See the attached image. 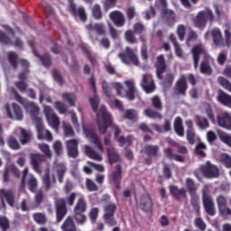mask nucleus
<instances>
[{"mask_svg": "<svg viewBox=\"0 0 231 231\" xmlns=\"http://www.w3.org/2000/svg\"><path fill=\"white\" fill-rule=\"evenodd\" d=\"M125 38L127 42H130L131 44H134L138 42V40H136V37L134 36V32L133 31H126L125 33Z\"/></svg>", "mask_w": 231, "mask_h": 231, "instance_id": "nucleus-60", "label": "nucleus"}, {"mask_svg": "<svg viewBox=\"0 0 231 231\" xmlns=\"http://www.w3.org/2000/svg\"><path fill=\"white\" fill-rule=\"evenodd\" d=\"M32 53L35 55V57H38V59H40L42 66H45V68L51 66V58H50L49 54H44L43 56H41L37 53L35 49H32Z\"/></svg>", "mask_w": 231, "mask_h": 231, "instance_id": "nucleus-43", "label": "nucleus"}, {"mask_svg": "<svg viewBox=\"0 0 231 231\" xmlns=\"http://www.w3.org/2000/svg\"><path fill=\"white\" fill-rule=\"evenodd\" d=\"M198 171L201 172L205 178H208L209 180H212L214 178H219V169L217 168V166L212 164L209 161H208L205 164L199 166ZM198 171H195L194 174L196 178L199 180Z\"/></svg>", "mask_w": 231, "mask_h": 231, "instance_id": "nucleus-6", "label": "nucleus"}, {"mask_svg": "<svg viewBox=\"0 0 231 231\" xmlns=\"http://www.w3.org/2000/svg\"><path fill=\"white\" fill-rule=\"evenodd\" d=\"M92 13L95 19H97V20L102 19V9H100V5H95L92 8Z\"/></svg>", "mask_w": 231, "mask_h": 231, "instance_id": "nucleus-63", "label": "nucleus"}, {"mask_svg": "<svg viewBox=\"0 0 231 231\" xmlns=\"http://www.w3.org/2000/svg\"><path fill=\"white\" fill-rule=\"evenodd\" d=\"M87 30H88V32L95 30L97 35H106V25L103 23H90L87 25Z\"/></svg>", "mask_w": 231, "mask_h": 231, "instance_id": "nucleus-35", "label": "nucleus"}, {"mask_svg": "<svg viewBox=\"0 0 231 231\" xmlns=\"http://www.w3.org/2000/svg\"><path fill=\"white\" fill-rule=\"evenodd\" d=\"M84 152L88 158H90L91 160H95L96 162H102L103 160L102 154L98 153L89 145L84 146Z\"/></svg>", "mask_w": 231, "mask_h": 231, "instance_id": "nucleus-25", "label": "nucleus"}, {"mask_svg": "<svg viewBox=\"0 0 231 231\" xmlns=\"http://www.w3.org/2000/svg\"><path fill=\"white\" fill-rule=\"evenodd\" d=\"M187 80L185 77H181L175 84L174 91L178 95H186L187 93Z\"/></svg>", "mask_w": 231, "mask_h": 231, "instance_id": "nucleus-24", "label": "nucleus"}, {"mask_svg": "<svg viewBox=\"0 0 231 231\" xmlns=\"http://www.w3.org/2000/svg\"><path fill=\"white\" fill-rule=\"evenodd\" d=\"M62 125L64 135L69 138H73V136H75V131H73V127H71L69 125H67L66 123H62Z\"/></svg>", "mask_w": 231, "mask_h": 231, "instance_id": "nucleus-57", "label": "nucleus"}, {"mask_svg": "<svg viewBox=\"0 0 231 231\" xmlns=\"http://www.w3.org/2000/svg\"><path fill=\"white\" fill-rule=\"evenodd\" d=\"M53 171L57 174L58 181L62 183L64 181V174H66V171H68L66 166L64 164H62V163L57 164L53 168Z\"/></svg>", "mask_w": 231, "mask_h": 231, "instance_id": "nucleus-32", "label": "nucleus"}, {"mask_svg": "<svg viewBox=\"0 0 231 231\" xmlns=\"http://www.w3.org/2000/svg\"><path fill=\"white\" fill-rule=\"evenodd\" d=\"M186 188L188 189L191 196L196 194V190H198V186L196 185L194 180L190 178L186 179Z\"/></svg>", "mask_w": 231, "mask_h": 231, "instance_id": "nucleus-46", "label": "nucleus"}, {"mask_svg": "<svg viewBox=\"0 0 231 231\" xmlns=\"http://www.w3.org/2000/svg\"><path fill=\"white\" fill-rule=\"evenodd\" d=\"M141 208L144 210V212H149L152 208V199H151V195L145 194L141 198Z\"/></svg>", "mask_w": 231, "mask_h": 231, "instance_id": "nucleus-27", "label": "nucleus"}, {"mask_svg": "<svg viewBox=\"0 0 231 231\" xmlns=\"http://www.w3.org/2000/svg\"><path fill=\"white\" fill-rule=\"evenodd\" d=\"M0 199L2 201V204L5 207V199L7 201L8 205L11 207H14L15 203V193L12 189H0Z\"/></svg>", "mask_w": 231, "mask_h": 231, "instance_id": "nucleus-14", "label": "nucleus"}, {"mask_svg": "<svg viewBox=\"0 0 231 231\" xmlns=\"http://www.w3.org/2000/svg\"><path fill=\"white\" fill-rule=\"evenodd\" d=\"M56 205V216L58 223H60L64 219V216L68 213L66 208V200L64 199H58L55 200Z\"/></svg>", "mask_w": 231, "mask_h": 231, "instance_id": "nucleus-11", "label": "nucleus"}, {"mask_svg": "<svg viewBox=\"0 0 231 231\" xmlns=\"http://www.w3.org/2000/svg\"><path fill=\"white\" fill-rule=\"evenodd\" d=\"M156 73L158 79H162V74L165 73V69H167V65H165V58L163 55H160L157 58V63H156Z\"/></svg>", "mask_w": 231, "mask_h": 231, "instance_id": "nucleus-26", "label": "nucleus"}, {"mask_svg": "<svg viewBox=\"0 0 231 231\" xmlns=\"http://www.w3.org/2000/svg\"><path fill=\"white\" fill-rule=\"evenodd\" d=\"M106 152L108 163H110V165L116 163V162H120V154L117 153L115 148H107Z\"/></svg>", "mask_w": 231, "mask_h": 231, "instance_id": "nucleus-33", "label": "nucleus"}, {"mask_svg": "<svg viewBox=\"0 0 231 231\" xmlns=\"http://www.w3.org/2000/svg\"><path fill=\"white\" fill-rule=\"evenodd\" d=\"M174 131L178 136H185V130L183 128V121L180 117H176L174 121Z\"/></svg>", "mask_w": 231, "mask_h": 231, "instance_id": "nucleus-38", "label": "nucleus"}, {"mask_svg": "<svg viewBox=\"0 0 231 231\" xmlns=\"http://www.w3.org/2000/svg\"><path fill=\"white\" fill-rule=\"evenodd\" d=\"M36 129L38 131V139L44 140L46 138L48 142H51L53 140V135H51V132L44 129V125L42 122L40 125H36Z\"/></svg>", "mask_w": 231, "mask_h": 231, "instance_id": "nucleus-20", "label": "nucleus"}, {"mask_svg": "<svg viewBox=\"0 0 231 231\" xmlns=\"http://www.w3.org/2000/svg\"><path fill=\"white\" fill-rule=\"evenodd\" d=\"M156 6L162 11V14H164L166 17L174 19V12L172 10L167 9V0H158Z\"/></svg>", "mask_w": 231, "mask_h": 231, "instance_id": "nucleus-29", "label": "nucleus"}, {"mask_svg": "<svg viewBox=\"0 0 231 231\" xmlns=\"http://www.w3.org/2000/svg\"><path fill=\"white\" fill-rule=\"evenodd\" d=\"M28 186L31 192H35L37 189V179L33 175H29Z\"/></svg>", "mask_w": 231, "mask_h": 231, "instance_id": "nucleus-59", "label": "nucleus"}, {"mask_svg": "<svg viewBox=\"0 0 231 231\" xmlns=\"http://www.w3.org/2000/svg\"><path fill=\"white\" fill-rule=\"evenodd\" d=\"M204 210L208 216H216V205L214 204V199H202Z\"/></svg>", "mask_w": 231, "mask_h": 231, "instance_id": "nucleus-23", "label": "nucleus"}, {"mask_svg": "<svg viewBox=\"0 0 231 231\" xmlns=\"http://www.w3.org/2000/svg\"><path fill=\"white\" fill-rule=\"evenodd\" d=\"M67 151L70 158H77L79 156V140L71 139L66 142Z\"/></svg>", "mask_w": 231, "mask_h": 231, "instance_id": "nucleus-17", "label": "nucleus"}, {"mask_svg": "<svg viewBox=\"0 0 231 231\" xmlns=\"http://www.w3.org/2000/svg\"><path fill=\"white\" fill-rule=\"evenodd\" d=\"M218 137L223 142V143H226V145H228V147H231V135L224 133V132H218Z\"/></svg>", "mask_w": 231, "mask_h": 231, "instance_id": "nucleus-55", "label": "nucleus"}, {"mask_svg": "<svg viewBox=\"0 0 231 231\" xmlns=\"http://www.w3.org/2000/svg\"><path fill=\"white\" fill-rule=\"evenodd\" d=\"M20 131L22 134V138L20 139L22 145H26V143H30L32 138V132L23 128H20Z\"/></svg>", "mask_w": 231, "mask_h": 231, "instance_id": "nucleus-42", "label": "nucleus"}, {"mask_svg": "<svg viewBox=\"0 0 231 231\" xmlns=\"http://www.w3.org/2000/svg\"><path fill=\"white\" fill-rule=\"evenodd\" d=\"M0 42H2L3 44H14V46H16V48H23L24 46V43L21 39L15 38L14 42H12L10 41V38L1 31H0Z\"/></svg>", "mask_w": 231, "mask_h": 231, "instance_id": "nucleus-22", "label": "nucleus"}, {"mask_svg": "<svg viewBox=\"0 0 231 231\" xmlns=\"http://www.w3.org/2000/svg\"><path fill=\"white\" fill-rule=\"evenodd\" d=\"M218 212L220 216H230L231 209L228 208L226 198L223 195H218L216 199Z\"/></svg>", "mask_w": 231, "mask_h": 231, "instance_id": "nucleus-10", "label": "nucleus"}, {"mask_svg": "<svg viewBox=\"0 0 231 231\" xmlns=\"http://www.w3.org/2000/svg\"><path fill=\"white\" fill-rule=\"evenodd\" d=\"M170 41L171 42H172L175 48V54L177 55V57L181 59L183 57V50H181V47L180 46V44H178V42L176 41V37L174 36V34L170 35Z\"/></svg>", "mask_w": 231, "mask_h": 231, "instance_id": "nucleus-44", "label": "nucleus"}, {"mask_svg": "<svg viewBox=\"0 0 231 231\" xmlns=\"http://www.w3.org/2000/svg\"><path fill=\"white\" fill-rule=\"evenodd\" d=\"M61 229L63 231H77L75 226V222L71 217H67V219L61 225Z\"/></svg>", "mask_w": 231, "mask_h": 231, "instance_id": "nucleus-41", "label": "nucleus"}, {"mask_svg": "<svg viewBox=\"0 0 231 231\" xmlns=\"http://www.w3.org/2000/svg\"><path fill=\"white\" fill-rule=\"evenodd\" d=\"M96 121L100 134H106V133H107V129L111 127L112 131H114L115 138L119 142V143L131 145L133 136L129 135L127 138L124 136L118 137V134H120V129L113 124V117L111 116V114L107 112L105 106H101L99 110L97 112Z\"/></svg>", "mask_w": 231, "mask_h": 231, "instance_id": "nucleus-1", "label": "nucleus"}, {"mask_svg": "<svg viewBox=\"0 0 231 231\" xmlns=\"http://www.w3.org/2000/svg\"><path fill=\"white\" fill-rule=\"evenodd\" d=\"M32 217L38 225H45L47 221L46 215H44V213H34Z\"/></svg>", "mask_w": 231, "mask_h": 231, "instance_id": "nucleus-56", "label": "nucleus"}, {"mask_svg": "<svg viewBox=\"0 0 231 231\" xmlns=\"http://www.w3.org/2000/svg\"><path fill=\"white\" fill-rule=\"evenodd\" d=\"M192 55H193V64L195 69H198V64L199 62V55H203L204 60L200 63V73H203V75H211L212 74V67H210V64L214 62V58H211L208 53H207V51H205V48H203V45L199 44L198 46H194L191 50Z\"/></svg>", "mask_w": 231, "mask_h": 231, "instance_id": "nucleus-2", "label": "nucleus"}, {"mask_svg": "<svg viewBox=\"0 0 231 231\" xmlns=\"http://www.w3.org/2000/svg\"><path fill=\"white\" fill-rule=\"evenodd\" d=\"M123 118H126L127 120H138V112L134 109L125 110Z\"/></svg>", "mask_w": 231, "mask_h": 231, "instance_id": "nucleus-49", "label": "nucleus"}, {"mask_svg": "<svg viewBox=\"0 0 231 231\" xmlns=\"http://www.w3.org/2000/svg\"><path fill=\"white\" fill-rule=\"evenodd\" d=\"M104 217L106 223L110 226H115L116 225V220H115V212H116V204L113 202H108L104 207Z\"/></svg>", "mask_w": 231, "mask_h": 231, "instance_id": "nucleus-7", "label": "nucleus"}, {"mask_svg": "<svg viewBox=\"0 0 231 231\" xmlns=\"http://www.w3.org/2000/svg\"><path fill=\"white\" fill-rule=\"evenodd\" d=\"M88 210V203L83 197L79 198L74 207V213H83Z\"/></svg>", "mask_w": 231, "mask_h": 231, "instance_id": "nucleus-36", "label": "nucleus"}, {"mask_svg": "<svg viewBox=\"0 0 231 231\" xmlns=\"http://www.w3.org/2000/svg\"><path fill=\"white\" fill-rule=\"evenodd\" d=\"M69 10L73 15H79L81 21H86V19L88 18L86 14V10L83 7H79L77 10V5H75L73 0H69Z\"/></svg>", "mask_w": 231, "mask_h": 231, "instance_id": "nucleus-19", "label": "nucleus"}, {"mask_svg": "<svg viewBox=\"0 0 231 231\" xmlns=\"http://www.w3.org/2000/svg\"><path fill=\"white\" fill-rule=\"evenodd\" d=\"M7 143L10 147V149H13V151H19L21 149V144H19V141L15 139L13 135H10L7 140Z\"/></svg>", "mask_w": 231, "mask_h": 231, "instance_id": "nucleus-48", "label": "nucleus"}, {"mask_svg": "<svg viewBox=\"0 0 231 231\" xmlns=\"http://www.w3.org/2000/svg\"><path fill=\"white\" fill-rule=\"evenodd\" d=\"M197 39H198V34L196 33V32L190 30L189 34H188V38H187L186 43L189 46H192L194 41H196Z\"/></svg>", "mask_w": 231, "mask_h": 231, "instance_id": "nucleus-62", "label": "nucleus"}, {"mask_svg": "<svg viewBox=\"0 0 231 231\" xmlns=\"http://www.w3.org/2000/svg\"><path fill=\"white\" fill-rule=\"evenodd\" d=\"M109 18L111 19V21H113L114 24H116V26H118L119 28L125 24V16L120 11L111 12L109 14Z\"/></svg>", "mask_w": 231, "mask_h": 231, "instance_id": "nucleus-18", "label": "nucleus"}, {"mask_svg": "<svg viewBox=\"0 0 231 231\" xmlns=\"http://www.w3.org/2000/svg\"><path fill=\"white\" fill-rule=\"evenodd\" d=\"M145 116L147 118H153L155 120H162V116L160 115V113L151 109V108H146L143 111Z\"/></svg>", "mask_w": 231, "mask_h": 231, "instance_id": "nucleus-47", "label": "nucleus"}, {"mask_svg": "<svg viewBox=\"0 0 231 231\" xmlns=\"http://www.w3.org/2000/svg\"><path fill=\"white\" fill-rule=\"evenodd\" d=\"M186 138L189 143L191 145H194V143H196V140L199 139V137L196 135V131L194 130L186 131Z\"/></svg>", "mask_w": 231, "mask_h": 231, "instance_id": "nucleus-54", "label": "nucleus"}, {"mask_svg": "<svg viewBox=\"0 0 231 231\" xmlns=\"http://www.w3.org/2000/svg\"><path fill=\"white\" fill-rule=\"evenodd\" d=\"M144 152L148 156H153V158H158V156H160V146L147 144L144 146Z\"/></svg>", "mask_w": 231, "mask_h": 231, "instance_id": "nucleus-34", "label": "nucleus"}, {"mask_svg": "<svg viewBox=\"0 0 231 231\" xmlns=\"http://www.w3.org/2000/svg\"><path fill=\"white\" fill-rule=\"evenodd\" d=\"M54 107L58 110L60 115H66L68 113V108L60 101H56L53 104Z\"/></svg>", "mask_w": 231, "mask_h": 231, "instance_id": "nucleus-61", "label": "nucleus"}, {"mask_svg": "<svg viewBox=\"0 0 231 231\" xmlns=\"http://www.w3.org/2000/svg\"><path fill=\"white\" fill-rule=\"evenodd\" d=\"M61 97L63 100H66V102H69L70 106L75 107V102H77V97L75 96V94L63 92L61 94Z\"/></svg>", "mask_w": 231, "mask_h": 231, "instance_id": "nucleus-45", "label": "nucleus"}, {"mask_svg": "<svg viewBox=\"0 0 231 231\" xmlns=\"http://www.w3.org/2000/svg\"><path fill=\"white\" fill-rule=\"evenodd\" d=\"M42 158L44 155L41 153H30V163L35 172L41 174L42 171L41 170V163H42Z\"/></svg>", "mask_w": 231, "mask_h": 231, "instance_id": "nucleus-15", "label": "nucleus"}, {"mask_svg": "<svg viewBox=\"0 0 231 231\" xmlns=\"http://www.w3.org/2000/svg\"><path fill=\"white\" fill-rule=\"evenodd\" d=\"M170 192L175 198V199H181L187 196V192L183 189H178L176 186H171L170 188Z\"/></svg>", "mask_w": 231, "mask_h": 231, "instance_id": "nucleus-40", "label": "nucleus"}, {"mask_svg": "<svg viewBox=\"0 0 231 231\" xmlns=\"http://www.w3.org/2000/svg\"><path fill=\"white\" fill-rule=\"evenodd\" d=\"M214 12L212 9L207 7L204 10L199 11L193 18L192 22L196 28L199 30H205L208 23H214Z\"/></svg>", "mask_w": 231, "mask_h": 231, "instance_id": "nucleus-4", "label": "nucleus"}, {"mask_svg": "<svg viewBox=\"0 0 231 231\" xmlns=\"http://www.w3.org/2000/svg\"><path fill=\"white\" fill-rule=\"evenodd\" d=\"M84 134L88 142H90L91 143H95V145L97 146V149L100 151V152H104V146H102V143H100V138H98V135L95 131L84 129Z\"/></svg>", "mask_w": 231, "mask_h": 231, "instance_id": "nucleus-13", "label": "nucleus"}, {"mask_svg": "<svg viewBox=\"0 0 231 231\" xmlns=\"http://www.w3.org/2000/svg\"><path fill=\"white\" fill-rule=\"evenodd\" d=\"M74 219H76L78 225H84V223H86L87 217L84 213H74Z\"/></svg>", "mask_w": 231, "mask_h": 231, "instance_id": "nucleus-64", "label": "nucleus"}, {"mask_svg": "<svg viewBox=\"0 0 231 231\" xmlns=\"http://www.w3.org/2000/svg\"><path fill=\"white\" fill-rule=\"evenodd\" d=\"M217 124L219 127L231 131V116L228 112H225L217 116Z\"/></svg>", "mask_w": 231, "mask_h": 231, "instance_id": "nucleus-16", "label": "nucleus"}, {"mask_svg": "<svg viewBox=\"0 0 231 231\" xmlns=\"http://www.w3.org/2000/svg\"><path fill=\"white\" fill-rule=\"evenodd\" d=\"M37 147L45 156H47V158H51V149L50 148V145L46 143H38Z\"/></svg>", "mask_w": 231, "mask_h": 231, "instance_id": "nucleus-50", "label": "nucleus"}, {"mask_svg": "<svg viewBox=\"0 0 231 231\" xmlns=\"http://www.w3.org/2000/svg\"><path fill=\"white\" fill-rule=\"evenodd\" d=\"M10 91L14 96V98L16 100V102H19L20 104L23 105V106L25 107V111L29 113L35 125H39L41 123H42V119L39 117V113H41V108H39V106H37L35 103L25 102L24 98H23V97L19 95V92H17L16 89L14 88H12Z\"/></svg>", "mask_w": 231, "mask_h": 231, "instance_id": "nucleus-3", "label": "nucleus"}, {"mask_svg": "<svg viewBox=\"0 0 231 231\" xmlns=\"http://www.w3.org/2000/svg\"><path fill=\"white\" fill-rule=\"evenodd\" d=\"M210 190H212V185L205 184L202 188V199H213L210 195Z\"/></svg>", "mask_w": 231, "mask_h": 231, "instance_id": "nucleus-51", "label": "nucleus"}, {"mask_svg": "<svg viewBox=\"0 0 231 231\" xmlns=\"http://www.w3.org/2000/svg\"><path fill=\"white\" fill-rule=\"evenodd\" d=\"M42 181L43 189H45V190H49L50 189H51V187H53V185H55V183H57V180H55V175L50 177V170H47L42 179Z\"/></svg>", "mask_w": 231, "mask_h": 231, "instance_id": "nucleus-28", "label": "nucleus"}, {"mask_svg": "<svg viewBox=\"0 0 231 231\" xmlns=\"http://www.w3.org/2000/svg\"><path fill=\"white\" fill-rule=\"evenodd\" d=\"M125 52L126 54H125L124 52H120L118 54L119 59H121L124 64H130L132 62L134 66H140V60H138V56L134 54L133 49L126 47Z\"/></svg>", "mask_w": 231, "mask_h": 231, "instance_id": "nucleus-8", "label": "nucleus"}, {"mask_svg": "<svg viewBox=\"0 0 231 231\" xmlns=\"http://www.w3.org/2000/svg\"><path fill=\"white\" fill-rule=\"evenodd\" d=\"M5 111L7 113V116L12 120H18L21 122L24 118V115L23 114V109L19 105L13 103L10 106H5Z\"/></svg>", "mask_w": 231, "mask_h": 231, "instance_id": "nucleus-9", "label": "nucleus"}, {"mask_svg": "<svg viewBox=\"0 0 231 231\" xmlns=\"http://www.w3.org/2000/svg\"><path fill=\"white\" fill-rule=\"evenodd\" d=\"M217 100L223 106H226L231 108V96L226 94V92L223 90H218Z\"/></svg>", "mask_w": 231, "mask_h": 231, "instance_id": "nucleus-31", "label": "nucleus"}, {"mask_svg": "<svg viewBox=\"0 0 231 231\" xmlns=\"http://www.w3.org/2000/svg\"><path fill=\"white\" fill-rule=\"evenodd\" d=\"M219 162H222L227 169H231V157L226 153H221L219 156Z\"/></svg>", "mask_w": 231, "mask_h": 231, "instance_id": "nucleus-52", "label": "nucleus"}, {"mask_svg": "<svg viewBox=\"0 0 231 231\" xmlns=\"http://www.w3.org/2000/svg\"><path fill=\"white\" fill-rule=\"evenodd\" d=\"M141 86L146 93H152V91L156 89V87L154 86V79H152V76H151V74L143 75Z\"/></svg>", "mask_w": 231, "mask_h": 231, "instance_id": "nucleus-12", "label": "nucleus"}, {"mask_svg": "<svg viewBox=\"0 0 231 231\" xmlns=\"http://www.w3.org/2000/svg\"><path fill=\"white\" fill-rule=\"evenodd\" d=\"M99 104H100V97H98V95L95 94V96L90 98V105L92 107V111H94V113H97Z\"/></svg>", "mask_w": 231, "mask_h": 231, "instance_id": "nucleus-58", "label": "nucleus"}, {"mask_svg": "<svg viewBox=\"0 0 231 231\" xmlns=\"http://www.w3.org/2000/svg\"><path fill=\"white\" fill-rule=\"evenodd\" d=\"M217 82L222 88H224V89H226V91L231 93V83H230V81H228V79H226L223 77H218Z\"/></svg>", "mask_w": 231, "mask_h": 231, "instance_id": "nucleus-53", "label": "nucleus"}, {"mask_svg": "<svg viewBox=\"0 0 231 231\" xmlns=\"http://www.w3.org/2000/svg\"><path fill=\"white\" fill-rule=\"evenodd\" d=\"M210 35L213 39V42L216 46H224L225 43L223 42V33L219 28L215 27L210 31Z\"/></svg>", "mask_w": 231, "mask_h": 231, "instance_id": "nucleus-21", "label": "nucleus"}, {"mask_svg": "<svg viewBox=\"0 0 231 231\" xmlns=\"http://www.w3.org/2000/svg\"><path fill=\"white\" fill-rule=\"evenodd\" d=\"M121 178H122V166L117 165L116 167V171L112 174V180L114 183H116V189H117V190H120V184L118 183V181H120Z\"/></svg>", "mask_w": 231, "mask_h": 231, "instance_id": "nucleus-39", "label": "nucleus"}, {"mask_svg": "<svg viewBox=\"0 0 231 231\" xmlns=\"http://www.w3.org/2000/svg\"><path fill=\"white\" fill-rule=\"evenodd\" d=\"M195 124L199 129V131H205L210 127V123H208V119L200 116H195Z\"/></svg>", "mask_w": 231, "mask_h": 231, "instance_id": "nucleus-30", "label": "nucleus"}, {"mask_svg": "<svg viewBox=\"0 0 231 231\" xmlns=\"http://www.w3.org/2000/svg\"><path fill=\"white\" fill-rule=\"evenodd\" d=\"M46 120L49 125L52 127V129H54L56 133H59V127H60V119L59 118V116L54 114L53 116L47 117Z\"/></svg>", "mask_w": 231, "mask_h": 231, "instance_id": "nucleus-37", "label": "nucleus"}, {"mask_svg": "<svg viewBox=\"0 0 231 231\" xmlns=\"http://www.w3.org/2000/svg\"><path fill=\"white\" fill-rule=\"evenodd\" d=\"M126 86V91L124 90V86L120 83H115L114 88L119 97H126L128 100H134L138 91L136 90V85L134 84V79H127L124 82Z\"/></svg>", "mask_w": 231, "mask_h": 231, "instance_id": "nucleus-5", "label": "nucleus"}]
</instances>
